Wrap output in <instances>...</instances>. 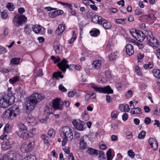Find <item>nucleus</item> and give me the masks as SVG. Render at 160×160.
Listing matches in <instances>:
<instances>
[{"label":"nucleus","instance_id":"obj_1","mask_svg":"<svg viewBox=\"0 0 160 160\" xmlns=\"http://www.w3.org/2000/svg\"><path fill=\"white\" fill-rule=\"evenodd\" d=\"M45 98L44 95L36 92L32 94L28 98L26 103V109L27 113H29L35 107V105L38 102Z\"/></svg>","mask_w":160,"mask_h":160},{"label":"nucleus","instance_id":"obj_2","mask_svg":"<svg viewBox=\"0 0 160 160\" xmlns=\"http://www.w3.org/2000/svg\"><path fill=\"white\" fill-rule=\"evenodd\" d=\"M61 135L63 138L62 141V145L63 146L65 145L68 141V139L70 140L73 138V135L72 129L69 127L65 126L62 128L60 129Z\"/></svg>","mask_w":160,"mask_h":160},{"label":"nucleus","instance_id":"obj_3","mask_svg":"<svg viewBox=\"0 0 160 160\" xmlns=\"http://www.w3.org/2000/svg\"><path fill=\"white\" fill-rule=\"evenodd\" d=\"M14 97L11 93H8L0 99V106L3 108H7L14 102Z\"/></svg>","mask_w":160,"mask_h":160},{"label":"nucleus","instance_id":"obj_4","mask_svg":"<svg viewBox=\"0 0 160 160\" xmlns=\"http://www.w3.org/2000/svg\"><path fill=\"white\" fill-rule=\"evenodd\" d=\"M19 113L20 110L18 106L16 105H13L4 112V114L6 116L5 117L8 119H12L13 117L18 115Z\"/></svg>","mask_w":160,"mask_h":160},{"label":"nucleus","instance_id":"obj_5","mask_svg":"<svg viewBox=\"0 0 160 160\" xmlns=\"http://www.w3.org/2000/svg\"><path fill=\"white\" fill-rule=\"evenodd\" d=\"M147 42L152 47L157 48L159 46V42L157 39L153 36L152 32L149 31L147 32Z\"/></svg>","mask_w":160,"mask_h":160},{"label":"nucleus","instance_id":"obj_6","mask_svg":"<svg viewBox=\"0 0 160 160\" xmlns=\"http://www.w3.org/2000/svg\"><path fill=\"white\" fill-rule=\"evenodd\" d=\"M34 142L27 141L23 143L21 147V150L23 152H27L31 151L34 148Z\"/></svg>","mask_w":160,"mask_h":160},{"label":"nucleus","instance_id":"obj_7","mask_svg":"<svg viewBox=\"0 0 160 160\" xmlns=\"http://www.w3.org/2000/svg\"><path fill=\"white\" fill-rule=\"evenodd\" d=\"M91 87L93 88L94 90L96 92H98L99 93H112L113 90L109 86H107L103 88H100L96 86L94 84H92Z\"/></svg>","mask_w":160,"mask_h":160},{"label":"nucleus","instance_id":"obj_8","mask_svg":"<svg viewBox=\"0 0 160 160\" xmlns=\"http://www.w3.org/2000/svg\"><path fill=\"white\" fill-rule=\"evenodd\" d=\"M27 22V18L23 15L16 16L13 19L14 24L17 27H19L23 23Z\"/></svg>","mask_w":160,"mask_h":160},{"label":"nucleus","instance_id":"obj_9","mask_svg":"<svg viewBox=\"0 0 160 160\" xmlns=\"http://www.w3.org/2000/svg\"><path fill=\"white\" fill-rule=\"evenodd\" d=\"M20 138L26 140L34 136L33 134L29 131L24 132L20 131L16 132Z\"/></svg>","mask_w":160,"mask_h":160},{"label":"nucleus","instance_id":"obj_10","mask_svg":"<svg viewBox=\"0 0 160 160\" xmlns=\"http://www.w3.org/2000/svg\"><path fill=\"white\" fill-rule=\"evenodd\" d=\"M72 123L74 127L77 129L83 131L85 130L84 127L85 123L82 121H77L76 120H73L72 121Z\"/></svg>","mask_w":160,"mask_h":160},{"label":"nucleus","instance_id":"obj_11","mask_svg":"<svg viewBox=\"0 0 160 160\" xmlns=\"http://www.w3.org/2000/svg\"><path fill=\"white\" fill-rule=\"evenodd\" d=\"M52 107L54 109L62 110L63 107L62 104L61 103V99L57 98L54 99L52 102Z\"/></svg>","mask_w":160,"mask_h":160},{"label":"nucleus","instance_id":"obj_12","mask_svg":"<svg viewBox=\"0 0 160 160\" xmlns=\"http://www.w3.org/2000/svg\"><path fill=\"white\" fill-rule=\"evenodd\" d=\"M68 62L65 58L62 60L61 61L58 63L57 65L58 67L63 72L66 71V69L69 68V66L67 64Z\"/></svg>","mask_w":160,"mask_h":160},{"label":"nucleus","instance_id":"obj_13","mask_svg":"<svg viewBox=\"0 0 160 160\" xmlns=\"http://www.w3.org/2000/svg\"><path fill=\"white\" fill-rule=\"evenodd\" d=\"M86 136H83L81 137L79 140V148L80 150H83L88 147V145L85 142V140L87 139Z\"/></svg>","mask_w":160,"mask_h":160},{"label":"nucleus","instance_id":"obj_14","mask_svg":"<svg viewBox=\"0 0 160 160\" xmlns=\"http://www.w3.org/2000/svg\"><path fill=\"white\" fill-rule=\"evenodd\" d=\"M99 24L101 25L106 29H109L112 27L111 24L106 20L102 18Z\"/></svg>","mask_w":160,"mask_h":160},{"label":"nucleus","instance_id":"obj_15","mask_svg":"<svg viewBox=\"0 0 160 160\" xmlns=\"http://www.w3.org/2000/svg\"><path fill=\"white\" fill-rule=\"evenodd\" d=\"M60 45L58 41H55L53 44V48L55 52L58 54L61 53L62 51V49L60 47Z\"/></svg>","mask_w":160,"mask_h":160},{"label":"nucleus","instance_id":"obj_16","mask_svg":"<svg viewBox=\"0 0 160 160\" xmlns=\"http://www.w3.org/2000/svg\"><path fill=\"white\" fill-rule=\"evenodd\" d=\"M126 50L127 54L129 56H132L134 53L133 47L131 44H128L126 45Z\"/></svg>","mask_w":160,"mask_h":160},{"label":"nucleus","instance_id":"obj_17","mask_svg":"<svg viewBox=\"0 0 160 160\" xmlns=\"http://www.w3.org/2000/svg\"><path fill=\"white\" fill-rule=\"evenodd\" d=\"M12 142H10L7 140L5 142H3L2 145V148L4 150H7L10 148L12 144Z\"/></svg>","mask_w":160,"mask_h":160},{"label":"nucleus","instance_id":"obj_18","mask_svg":"<svg viewBox=\"0 0 160 160\" xmlns=\"http://www.w3.org/2000/svg\"><path fill=\"white\" fill-rule=\"evenodd\" d=\"M138 33L136 39L140 42H142L144 39L145 36L143 32L141 30H139V31H138Z\"/></svg>","mask_w":160,"mask_h":160},{"label":"nucleus","instance_id":"obj_19","mask_svg":"<svg viewBox=\"0 0 160 160\" xmlns=\"http://www.w3.org/2000/svg\"><path fill=\"white\" fill-rule=\"evenodd\" d=\"M65 26L63 24L59 25L58 28L56 30V33L58 35H59L62 33L65 30Z\"/></svg>","mask_w":160,"mask_h":160},{"label":"nucleus","instance_id":"obj_20","mask_svg":"<svg viewBox=\"0 0 160 160\" xmlns=\"http://www.w3.org/2000/svg\"><path fill=\"white\" fill-rule=\"evenodd\" d=\"M141 111L139 108H133L131 109L130 112L132 114H140L142 113Z\"/></svg>","mask_w":160,"mask_h":160},{"label":"nucleus","instance_id":"obj_21","mask_svg":"<svg viewBox=\"0 0 160 160\" xmlns=\"http://www.w3.org/2000/svg\"><path fill=\"white\" fill-rule=\"evenodd\" d=\"M98 151L97 150L93 149L90 148H88L87 151V152L92 155H98Z\"/></svg>","mask_w":160,"mask_h":160},{"label":"nucleus","instance_id":"obj_22","mask_svg":"<svg viewBox=\"0 0 160 160\" xmlns=\"http://www.w3.org/2000/svg\"><path fill=\"white\" fill-rule=\"evenodd\" d=\"M101 62H102L100 60L94 61L92 63L93 67L97 69L100 68L101 67Z\"/></svg>","mask_w":160,"mask_h":160},{"label":"nucleus","instance_id":"obj_23","mask_svg":"<svg viewBox=\"0 0 160 160\" xmlns=\"http://www.w3.org/2000/svg\"><path fill=\"white\" fill-rule=\"evenodd\" d=\"M24 31L27 35H28L30 34L32 30L30 24H27L26 25L24 28Z\"/></svg>","mask_w":160,"mask_h":160},{"label":"nucleus","instance_id":"obj_24","mask_svg":"<svg viewBox=\"0 0 160 160\" xmlns=\"http://www.w3.org/2000/svg\"><path fill=\"white\" fill-rule=\"evenodd\" d=\"M28 122L30 123L31 125H34L36 122V120L33 117H28L27 119Z\"/></svg>","mask_w":160,"mask_h":160},{"label":"nucleus","instance_id":"obj_25","mask_svg":"<svg viewBox=\"0 0 160 160\" xmlns=\"http://www.w3.org/2000/svg\"><path fill=\"white\" fill-rule=\"evenodd\" d=\"M102 17L97 15H95L92 18V21L94 22H97L98 24L100 22Z\"/></svg>","mask_w":160,"mask_h":160},{"label":"nucleus","instance_id":"obj_26","mask_svg":"<svg viewBox=\"0 0 160 160\" xmlns=\"http://www.w3.org/2000/svg\"><path fill=\"white\" fill-rule=\"evenodd\" d=\"M41 30V27L40 25H35L32 27L33 31L36 34H38Z\"/></svg>","mask_w":160,"mask_h":160},{"label":"nucleus","instance_id":"obj_27","mask_svg":"<svg viewBox=\"0 0 160 160\" xmlns=\"http://www.w3.org/2000/svg\"><path fill=\"white\" fill-rule=\"evenodd\" d=\"M52 76L57 79H59V78H63V75L62 74L61 72H55L53 74Z\"/></svg>","mask_w":160,"mask_h":160},{"label":"nucleus","instance_id":"obj_28","mask_svg":"<svg viewBox=\"0 0 160 160\" xmlns=\"http://www.w3.org/2000/svg\"><path fill=\"white\" fill-rule=\"evenodd\" d=\"M11 126L9 124H6L4 128V133L5 132H6L7 133H10L11 130Z\"/></svg>","mask_w":160,"mask_h":160},{"label":"nucleus","instance_id":"obj_29","mask_svg":"<svg viewBox=\"0 0 160 160\" xmlns=\"http://www.w3.org/2000/svg\"><path fill=\"white\" fill-rule=\"evenodd\" d=\"M72 37L68 41V42L70 44L72 43L77 38L76 34L75 33V31H72Z\"/></svg>","mask_w":160,"mask_h":160},{"label":"nucleus","instance_id":"obj_30","mask_svg":"<svg viewBox=\"0 0 160 160\" xmlns=\"http://www.w3.org/2000/svg\"><path fill=\"white\" fill-rule=\"evenodd\" d=\"M154 76L158 78H160V70L158 69H154L152 71Z\"/></svg>","mask_w":160,"mask_h":160},{"label":"nucleus","instance_id":"obj_31","mask_svg":"<svg viewBox=\"0 0 160 160\" xmlns=\"http://www.w3.org/2000/svg\"><path fill=\"white\" fill-rule=\"evenodd\" d=\"M20 61V58H13L11 60V63L13 65L18 64L19 62Z\"/></svg>","mask_w":160,"mask_h":160},{"label":"nucleus","instance_id":"obj_32","mask_svg":"<svg viewBox=\"0 0 160 160\" xmlns=\"http://www.w3.org/2000/svg\"><path fill=\"white\" fill-rule=\"evenodd\" d=\"M118 113L116 111L114 110L113 111L111 114V116L112 119L114 120H116L118 118Z\"/></svg>","mask_w":160,"mask_h":160},{"label":"nucleus","instance_id":"obj_33","mask_svg":"<svg viewBox=\"0 0 160 160\" xmlns=\"http://www.w3.org/2000/svg\"><path fill=\"white\" fill-rule=\"evenodd\" d=\"M19 80V77L18 76H14L12 78H11L9 80V82L11 84H14L16 82Z\"/></svg>","mask_w":160,"mask_h":160},{"label":"nucleus","instance_id":"obj_34","mask_svg":"<svg viewBox=\"0 0 160 160\" xmlns=\"http://www.w3.org/2000/svg\"><path fill=\"white\" fill-rule=\"evenodd\" d=\"M18 125L20 129L22 131H25L27 129V127L23 123L21 122L18 123Z\"/></svg>","mask_w":160,"mask_h":160},{"label":"nucleus","instance_id":"obj_35","mask_svg":"<svg viewBox=\"0 0 160 160\" xmlns=\"http://www.w3.org/2000/svg\"><path fill=\"white\" fill-rule=\"evenodd\" d=\"M153 66L152 62H150L148 64H145L143 65V67L145 69H151L153 68Z\"/></svg>","mask_w":160,"mask_h":160},{"label":"nucleus","instance_id":"obj_36","mask_svg":"<svg viewBox=\"0 0 160 160\" xmlns=\"http://www.w3.org/2000/svg\"><path fill=\"white\" fill-rule=\"evenodd\" d=\"M22 160H36V158L33 155H30L25 158Z\"/></svg>","mask_w":160,"mask_h":160},{"label":"nucleus","instance_id":"obj_37","mask_svg":"<svg viewBox=\"0 0 160 160\" xmlns=\"http://www.w3.org/2000/svg\"><path fill=\"white\" fill-rule=\"evenodd\" d=\"M55 134L54 130L52 128L50 129L48 132V135L51 138H53Z\"/></svg>","mask_w":160,"mask_h":160},{"label":"nucleus","instance_id":"obj_38","mask_svg":"<svg viewBox=\"0 0 160 160\" xmlns=\"http://www.w3.org/2000/svg\"><path fill=\"white\" fill-rule=\"evenodd\" d=\"M99 31L98 30H96L94 31H90V33L91 36H96L99 34Z\"/></svg>","mask_w":160,"mask_h":160},{"label":"nucleus","instance_id":"obj_39","mask_svg":"<svg viewBox=\"0 0 160 160\" xmlns=\"http://www.w3.org/2000/svg\"><path fill=\"white\" fill-rule=\"evenodd\" d=\"M146 132L144 131H142L139 133L138 135V138L140 139H143L145 137Z\"/></svg>","mask_w":160,"mask_h":160},{"label":"nucleus","instance_id":"obj_40","mask_svg":"<svg viewBox=\"0 0 160 160\" xmlns=\"http://www.w3.org/2000/svg\"><path fill=\"white\" fill-rule=\"evenodd\" d=\"M11 157H9L7 155L3 154H0V160H8Z\"/></svg>","mask_w":160,"mask_h":160},{"label":"nucleus","instance_id":"obj_41","mask_svg":"<svg viewBox=\"0 0 160 160\" xmlns=\"http://www.w3.org/2000/svg\"><path fill=\"white\" fill-rule=\"evenodd\" d=\"M117 57L116 52H113L111 53L109 56V59L111 60H115Z\"/></svg>","mask_w":160,"mask_h":160},{"label":"nucleus","instance_id":"obj_42","mask_svg":"<svg viewBox=\"0 0 160 160\" xmlns=\"http://www.w3.org/2000/svg\"><path fill=\"white\" fill-rule=\"evenodd\" d=\"M107 160H111L112 158L111 155V149L110 148L106 153Z\"/></svg>","mask_w":160,"mask_h":160},{"label":"nucleus","instance_id":"obj_43","mask_svg":"<svg viewBox=\"0 0 160 160\" xmlns=\"http://www.w3.org/2000/svg\"><path fill=\"white\" fill-rule=\"evenodd\" d=\"M98 154L99 155L98 157L100 158V159H104L106 158L105 155L102 151H98Z\"/></svg>","mask_w":160,"mask_h":160},{"label":"nucleus","instance_id":"obj_44","mask_svg":"<svg viewBox=\"0 0 160 160\" xmlns=\"http://www.w3.org/2000/svg\"><path fill=\"white\" fill-rule=\"evenodd\" d=\"M153 114L154 115L156 116L160 115V109L158 108H157L153 111Z\"/></svg>","mask_w":160,"mask_h":160},{"label":"nucleus","instance_id":"obj_45","mask_svg":"<svg viewBox=\"0 0 160 160\" xmlns=\"http://www.w3.org/2000/svg\"><path fill=\"white\" fill-rule=\"evenodd\" d=\"M51 59L53 60L54 62V63H56L59 62L60 60V58L58 57H56L54 56H52L51 57Z\"/></svg>","mask_w":160,"mask_h":160},{"label":"nucleus","instance_id":"obj_46","mask_svg":"<svg viewBox=\"0 0 160 160\" xmlns=\"http://www.w3.org/2000/svg\"><path fill=\"white\" fill-rule=\"evenodd\" d=\"M148 142L150 145H152L154 143H156L157 142V141L155 139L152 138H150L148 140Z\"/></svg>","mask_w":160,"mask_h":160},{"label":"nucleus","instance_id":"obj_47","mask_svg":"<svg viewBox=\"0 0 160 160\" xmlns=\"http://www.w3.org/2000/svg\"><path fill=\"white\" fill-rule=\"evenodd\" d=\"M7 8L10 11H12L13 10L14 7L12 3H8L7 5Z\"/></svg>","mask_w":160,"mask_h":160},{"label":"nucleus","instance_id":"obj_48","mask_svg":"<svg viewBox=\"0 0 160 160\" xmlns=\"http://www.w3.org/2000/svg\"><path fill=\"white\" fill-rule=\"evenodd\" d=\"M60 3L63 6H65L67 7L68 8L71 10H72V5L69 3L65 2H61Z\"/></svg>","mask_w":160,"mask_h":160},{"label":"nucleus","instance_id":"obj_49","mask_svg":"<svg viewBox=\"0 0 160 160\" xmlns=\"http://www.w3.org/2000/svg\"><path fill=\"white\" fill-rule=\"evenodd\" d=\"M57 14V13H56L55 11L49 12L48 15L49 17L52 18H54L58 16Z\"/></svg>","mask_w":160,"mask_h":160},{"label":"nucleus","instance_id":"obj_50","mask_svg":"<svg viewBox=\"0 0 160 160\" xmlns=\"http://www.w3.org/2000/svg\"><path fill=\"white\" fill-rule=\"evenodd\" d=\"M43 74L42 72V69H39L36 73V77H39L43 75Z\"/></svg>","mask_w":160,"mask_h":160},{"label":"nucleus","instance_id":"obj_51","mask_svg":"<svg viewBox=\"0 0 160 160\" xmlns=\"http://www.w3.org/2000/svg\"><path fill=\"white\" fill-rule=\"evenodd\" d=\"M132 95V91L131 90H129L126 93V97L128 98H131Z\"/></svg>","mask_w":160,"mask_h":160},{"label":"nucleus","instance_id":"obj_52","mask_svg":"<svg viewBox=\"0 0 160 160\" xmlns=\"http://www.w3.org/2000/svg\"><path fill=\"white\" fill-rule=\"evenodd\" d=\"M126 20L125 19L119 18L116 19V21L118 23L124 24L125 23V20Z\"/></svg>","mask_w":160,"mask_h":160},{"label":"nucleus","instance_id":"obj_53","mask_svg":"<svg viewBox=\"0 0 160 160\" xmlns=\"http://www.w3.org/2000/svg\"><path fill=\"white\" fill-rule=\"evenodd\" d=\"M128 154L132 158H133L135 156L134 153L132 150H129L128 151Z\"/></svg>","mask_w":160,"mask_h":160},{"label":"nucleus","instance_id":"obj_54","mask_svg":"<svg viewBox=\"0 0 160 160\" xmlns=\"http://www.w3.org/2000/svg\"><path fill=\"white\" fill-rule=\"evenodd\" d=\"M42 135L44 136L43 139L44 142L46 143H49V138L46 135Z\"/></svg>","mask_w":160,"mask_h":160},{"label":"nucleus","instance_id":"obj_55","mask_svg":"<svg viewBox=\"0 0 160 160\" xmlns=\"http://www.w3.org/2000/svg\"><path fill=\"white\" fill-rule=\"evenodd\" d=\"M151 120L150 118L147 117L144 120V122L146 124H148L151 123Z\"/></svg>","mask_w":160,"mask_h":160},{"label":"nucleus","instance_id":"obj_56","mask_svg":"<svg viewBox=\"0 0 160 160\" xmlns=\"http://www.w3.org/2000/svg\"><path fill=\"white\" fill-rule=\"evenodd\" d=\"M59 89L62 92H65L67 91V89L62 84H60L58 87Z\"/></svg>","mask_w":160,"mask_h":160},{"label":"nucleus","instance_id":"obj_57","mask_svg":"<svg viewBox=\"0 0 160 160\" xmlns=\"http://www.w3.org/2000/svg\"><path fill=\"white\" fill-rule=\"evenodd\" d=\"M150 15H145L142 16L141 17L144 20H149L150 18H151V17H150Z\"/></svg>","mask_w":160,"mask_h":160},{"label":"nucleus","instance_id":"obj_58","mask_svg":"<svg viewBox=\"0 0 160 160\" xmlns=\"http://www.w3.org/2000/svg\"><path fill=\"white\" fill-rule=\"evenodd\" d=\"M118 128V126L116 123L112 124L111 125V131H114L117 129Z\"/></svg>","mask_w":160,"mask_h":160},{"label":"nucleus","instance_id":"obj_59","mask_svg":"<svg viewBox=\"0 0 160 160\" xmlns=\"http://www.w3.org/2000/svg\"><path fill=\"white\" fill-rule=\"evenodd\" d=\"M128 116L127 113H125L122 116V119L124 121H126L128 118Z\"/></svg>","mask_w":160,"mask_h":160},{"label":"nucleus","instance_id":"obj_60","mask_svg":"<svg viewBox=\"0 0 160 160\" xmlns=\"http://www.w3.org/2000/svg\"><path fill=\"white\" fill-rule=\"evenodd\" d=\"M150 146H151L152 148L154 150H156L157 149L158 147V142H157V143H154L152 145Z\"/></svg>","mask_w":160,"mask_h":160},{"label":"nucleus","instance_id":"obj_61","mask_svg":"<svg viewBox=\"0 0 160 160\" xmlns=\"http://www.w3.org/2000/svg\"><path fill=\"white\" fill-rule=\"evenodd\" d=\"M1 16L3 18H6L7 16V14L6 11H4L1 13Z\"/></svg>","mask_w":160,"mask_h":160},{"label":"nucleus","instance_id":"obj_62","mask_svg":"<svg viewBox=\"0 0 160 160\" xmlns=\"http://www.w3.org/2000/svg\"><path fill=\"white\" fill-rule=\"evenodd\" d=\"M124 111L125 112H128L130 110V108L129 107V106L128 104H126L124 107Z\"/></svg>","mask_w":160,"mask_h":160},{"label":"nucleus","instance_id":"obj_63","mask_svg":"<svg viewBox=\"0 0 160 160\" xmlns=\"http://www.w3.org/2000/svg\"><path fill=\"white\" fill-rule=\"evenodd\" d=\"M48 116H46L44 118H42L40 120V121L42 123H46L47 121Z\"/></svg>","mask_w":160,"mask_h":160},{"label":"nucleus","instance_id":"obj_64","mask_svg":"<svg viewBox=\"0 0 160 160\" xmlns=\"http://www.w3.org/2000/svg\"><path fill=\"white\" fill-rule=\"evenodd\" d=\"M135 71L138 74V75H140L141 74V73L140 72V69L138 66H137L135 67Z\"/></svg>","mask_w":160,"mask_h":160}]
</instances>
